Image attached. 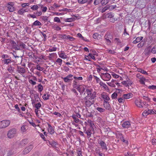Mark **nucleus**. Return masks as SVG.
Segmentation results:
<instances>
[{
	"mask_svg": "<svg viewBox=\"0 0 156 156\" xmlns=\"http://www.w3.org/2000/svg\"><path fill=\"white\" fill-rule=\"evenodd\" d=\"M86 92L87 96L86 97H87V98H89L91 100H92L96 97V92L95 91H93V89L91 88L87 89Z\"/></svg>",
	"mask_w": 156,
	"mask_h": 156,
	"instance_id": "1",
	"label": "nucleus"
},
{
	"mask_svg": "<svg viewBox=\"0 0 156 156\" xmlns=\"http://www.w3.org/2000/svg\"><path fill=\"white\" fill-rule=\"evenodd\" d=\"M17 134V129L15 128H12L8 131L7 136L9 138L12 139L16 136Z\"/></svg>",
	"mask_w": 156,
	"mask_h": 156,
	"instance_id": "2",
	"label": "nucleus"
},
{
	"mask_svg": "<svg viewBox=\"0 0 156 156\" xmlns=\"http://www.w3.org/2000/svg\"><path fill=\"white\" fill-rule=\"evenodd\" d=\"M10 121L8 120H3L0 122V129L5 128L9 126Z\"/></svg>",
	"mask_w": 156,
	"mask_h": 156,
	"instance_id": "3",
	"label": "nucleus"
},
{
	"mask_svg": "<svg viewBox=\"0 0 156 156\" xmlns=\"http://www.w3.org/2000/svg\"><path fill=\"white\" fill-rule=\"evenodd\" d=\"M101 77L103 80L105 81L109 80L111 78L110 74L108 73H101Z\"/></svg>",
	"mask_w": 156,
	"mask_h": 156,
	"instance_id": "4",
	"label": "nucleus"
},
{
	"mask_svg": "<svg viewBox=\"0 0 156 156\" xmlns=\"http://www.w3.org/2000/svg\"><path fill=\"white\" fill-rule=\"evenodd\" d=\"M83 101L85 102L86 106L87 107H90L94 103L93 100H91L90 99L87 98V97H86L83 98Z\"/></svg>",
	"mask_w": 156,
	"mask_h": 156,
	"instance_id": "5",
	"label": "nucleus"
},
{
	"mask_svg": "<svg viewBox=\"0 0 156 156\" xmlns=\"http://www.w3.org/2000/svg\"><path fill=\"white\" fill-rule=\"evenodd\" d=\"M156 111L154 109H148L147 111L145 110L142 113L144 116H146L149 114H156Z\"/></svg>",
	"mask_w": 156,
	"mask_h": 156,
	"instance_id": "6",
	"label": "nucleus"
},
{
	"mask_svg": "<svg viewBox=\"0 0 156 156\" xmlns=\"http://www.w3.org/2000/svg\"><path fill=\"white\" fill-rule=\"evenodd\" d=\"M98 142L102 150H105V151L107 150L108 147L106 143L105 142L101 140H98Z\"/></svg>",
	"mask_w": 156,
	"mask_h": 156,
	"instance_id": "7",
	"label": "nucleus"
},
{
	"mask_svg": "<svg viewBox=\"0 0 156 156\" xmlns=\"http://www.w3.org/2000/svg\"><path fill=\"white\" fill-rule=\"evenodd\" d=\"M135 103L136 106L142 108L143 107L142 100L139 98H137L135 101Z\"/></svg>",
	"mask_w": 156,
	"mask_h": 156,
	"instance_id": "8",
	"label": "nucleus"
},
{
	"mask_svg": "<svg viewBox=\"0 0 156 156\" xmlns=\"http://www.w3.org/2000/svg\"><path fill=\"white\" fill-rule=\"evenodd\" d=\"M121 124L122 127L125 128H129L131 125L130 122L128 121L121 122Z\"/></svg>",
	"mask_w": 156,
	"mask_h": 156,
	"instance_id": "9",
	"label": "nucleus"
},
{
	"mask_svg": "<svg viewBox=\"0 0 156 156\" xmlns=\"http://www.w3.org/2000/svg\"><path fill=\"white\" fill-rule=\"evenodd\" d=\"M33 147V146L31 144L27 147L23 151V154H26L29 153L32 149Z\"/></svg>",
	"mask_w": 156,
	"mask_h": 156,
	"instance_id": "10",
	"label": "nucleus"
},
{
	"mask_svg": "<svg viewBox=\"0 0 156 156\" xmlns=\"http://www.w3.org/2000/svg\"><path fill=\"white\" fill-rule=\"evenodd\" d=\"M101 97L104 100V101H107L110 100L108 95L105 92L101 94Z\"/></svg>",
	"mask_w": 156,
	"mask_h": 156,
	"instance_id": "11",
	"label": "nucleus"
},
{
	"mask_svg": "<svg viewBox=\"0 0 156 156\" xmlns=\"http://www.w3.org/2000/svg\"><path fill=\"white\" fill-rule=\"evenodd\" d=\"M73 75L72 74H69L68 75L66 76L63 78V79L65 82H69L71 81V79H70L73 77Z\"/></svg>",
	"mask_w": 156,
	"mask_h": 156,
	"instance_id": "12",
	"label": "nucleus"
},
{
	"mask_svg": "<svg viewBox=\"0 0 156 156\" xmlns=\"http://www.w3.org/2000/svg\"><path fill=\"white\" fill-rule=\"evenodd\" d=\"M34 100L33 99V100H32V104H33L34 103H37L40 100L38 94H34Z\"/></svg>",
	"mask_w": 156,
	"mask_h": 156,
	"instance_id": "13",
	"label": "nucleus"
},
{
	"mask_svg": "<svg viewBox=\"0 0 156 156\" xmlns=\"http://www.w3.org/2000/svg\"><path fill=\"white\" fill-rule=\"evenodd\" d=\"M103 105L104 107L105 108V109L107 110H111L112 109L110 105L109 104V102L108 101H104L103 103Z\"/></svg>",
	"mask_w": 156,
	"mask_h": 156,
	"instance_id": "14",
	"label": "nucleus"
},
{
	"mask_svg": "<svg viewBox=\"0 0 156 156\" xmlns=\"http://www.w3.org/2000/svg\"><path fill=\"white\" fill-rule=\"evenodd\" d=\"M59 37L62 39H75L74 38L72 37L69 35L67 34H61L59 35Z\"/></svg>",
	"mask_w": 156,
	"mask_h": 156,
	"instance_id": "15",
	"label": "nucleus"
},
{
	"mask_svg": "<svg viewBox=\"0 0 156 156\" xmlns=\"http://www.w3.org/2000/svg\"><path fill=\"white\" fill-rule=\"evenodd\" d=\"M72 85L73 88L77 90L79 88L80 85L79 84L78 81L77 80H75L73 81Z\"/></svg>",
	"mask_w": 156,
	"mask_h": 156,
	"instance_id": "16",
	"label": "nucleus"
},
{
	"mask_svg": "<svg viewBox=\"0 0 156 156\" xmlns=\"http://www.w3.org/2000/svg\"><path fill=\"white\" fill-rule=\"evenodd\" d=\"M10 43L12 44L13 48L15 49L19 50L20 49V48H19L18 46V41L16 43L13 41H11Z\"/></svg>",
	"mask_w": 156,
	"mask_h": 156,
	"instance_id": "17",
	"label": "nucleus"
},
{
	"mask_svg": "<svg viewBox=\"0 0 156 156\" xmlns=\"http://www.w3.org/2000/svg\"><path fill=\"white\" fill-rule=\"evenodd\" d=\"M72 118L74 119V121L72 122V124L76 126L75 123H77L79 122V120L77 118L76 116L75 115H73L72 116Z\"/></svg>",
	"mask_w": 156,
	"mask_h": 156,
	"instance_id": "18",
	"label": "nucleus"
},
{
	"mask_svg": "<svg viewBox=\"0 0 156 156\" xmlns=\"http://www.w3.org/2000/svg\"><path fill=\"white\" fill-rule=\"evenodd\" d=\"M142 97L144 100H146L149 101H150L151 99L148 98V93L145 92L144 94H142Z\"/></svg>",
	"mask_w": 156,
	"mask_h": 156,
	"instance_id": "19",
	"label": "nucleus"
},
{
	"mask_svg": "<svg viewBox=\"0 0 156 156\" xmlns=\"http://www.w3.org/2000/svg\"><path fill=\"white\" fill-rule=\"evenodd\" d=\"M86 87L85 85H80L79 86V88H78L77 90L80 92H83L85 90Z\"/></svg>",
	"mask_w": 156,
	"mask_h": 156,
	"instance_id": "20",
	"label": "nucleus"
},
{
	"mask_svg": "<svg viewBox=\"0 0 156 156\" xmlns=\"http://www.w3.org/2000/svg\"><path fill=\"white\" fill-rule=\"evenodd\" d=\"M133 94L131 93H129L127 94H124L122 95V97L125 99H128L132 98Z\"/></svg>",
	"mask_w": 156,
	"mask_h": 156,
	"instance_id": "21",
	"label": "nucleus"
},
{
	"mask_svg": "<svg viewBox=\"0 0 156 156\" xmlns=\"http://www.w3.org/2000/svg\"><path fill=\"white\" fill-rule=\"evenodd\" d=\"M58 54L59 57L62 58L66 59L67 58L66 55L63 52H58Z\"/></svg>",
	"mask_w": 156,
	"mask_h": 156,
	"instance_id": "22",
	"label": "nucleus"
},
{
	"mask_svg": "<svg viewBox=\"0 0 156 156\" xmlns=\"http://www.w3.org/2000/svg\"><path fill=\"white\" fill-rule=\"evenodd\" d=\"M27 126L25 125H23L21 127V131L22 133H25L27 131Z\"/></svg>",
	"mask_w": 156,
	"mask_h": 156,
	"instance_id": "23",
	"label": "nucleus"
},
{
	"mask_svg": "<svg viewBox=\"0 0 156 156\" xmlns=\"http://www.w3.org/2000/svg\"><path fill=\"white\" fill-rule=\"evenodd\" d=\"M11 58H7L3 59L2 62L4 64L8 65L11 62Z\"/></svg>",
	"mask_w": 156,
	"mask_h": 156,
	"instance_id": "24",
	"label": "nucleus"
},
{
	"mask_svg": "<svg viewBox=\"0 0 156 156\" xmlns=\"http://www.w3.org/2000/svg\"><path fill=\"white\" fill-rule=\"evenodd\" d=\"M17 71L19 73L21 74H24L25 72V69L23 68L18 67Z\"/></svg>",
	"mask_w": 156,
	"mask_h": 156,
	"instance_id": "25",
	"label": "nucleus"
},
{
	"mask_svg": "<svg viewBox=\"0 0 156 156\" xmlns=\"http://www.w3.org/2000/svg\"><path fill=\"white\" fill-rule=\"evenodd\" d=\"M48 144L53 147H56V146L57 145V143L53 140L48 141Z\"/></svg>",
	"mask_w": 156,
	"mask_h": 156,
	"instance_id": "26",
	"label": "nucleus"
},
{
	"mask_svg": "<svg viewBox=\"0 0 156 156\" xmlns=\"http://www.w3.org/2000/svg\"><path fill=\"white\" fill-rule=\"evenodd\" d=\"M33 106L34 107L36 108L39 109L41 107V104L40 102H38L37 103H34L32 104Z\"/></svg>",
	"mask_w": 156,
	"mask_h": 156,
	"instance_id": "27",
	"label": "nucleus"
},
{
	"mask_svg": "<svg viewBox=\"0 0 156 156\" xmlns=\"http://www.w3.org/2000/svg\"><path fill=\"white\" fill-rule=\"evenodd\" d=\"M93 37L94 39H100L101 37V35L98 33H95L93 35Z\"/></svg>",
	"mask_w": 156,
	"mask_h": 156,
	"instance_id": "28",
	"label": "nucleus"
},
{
	"mask_svg": "<svg viewBox=\"0 0 156 156\" xmlns=\"http://www.w3.org/2000/svg\"><path fill=\"white\" fill-rule=\"evenodd\" d=\"M48 130L49 133L51 134H53L54 132V131L51 126L49 124H48Z\"/></svg>",
	"mask_w": 156,
	"mask_h": 156,
	"instance_id": "29",
	"label": "nucleus"
},
{
	"mask_svg": "<svg viewBox=\"0 0 156 156\" xmlns=\"http://www.w3.org/2000/svg\"><path fill=\"white\" fill-rule=\"evenodd\" d=\"M114 13L112 12H109L106 14L105 16V17L107 18H111L114 17Z\"/></svg>",
	"mask_w": 156,
	"mask_h": 156,
	"instance_id": "30",
	"label": "nucleus"
},
{
	"mask_svg": "<svg viewBox=\"0 0 156 156\" xmlns=\"http://www.w3.org/2000/svg\"><path fill=\"white\" fill-rule=\"evenodd\" d=\"M50 95L48 92L47 93L44 94L42 96V98L45 100H47L49 99Z\"/></svg>",
	"mask_w": 156,
	"mask_h": 156,
	"instance_id": "31",
	"label": "nucleus"
},
{
	"mask_svg": "<svg viewBox=\"0 0 156 156\" xmlns=\"http://www.w3.org/2000/svg\"><path fill=\"white\" fill-rule=\"evenodd\" d=\"M27 9H24L23 8L21 9H20L18 12V13L19 14L22 15L24 12L27 11Z\"/></svg>",
	"mask_w": 156,
	"mask_h": 156,
	"instance_id": "32",
	"label": "nucleus"
},
{
	"mask_svg": "<svg viewBox=\"0 0 156 156\" xmlns=\"http://www.w3.org/2000/svg\"><path fill=\"white\" fill-rule=\"evenodd\" d=\"M8 8L10 12H13L15 11V9L12 5L9 4L8 5Z\"/></svg>",
	"mask_w": 156,
	"mask_h": 156,
	"instance_id": "33",
	"label": "nucleus"
},
{
	"mask_svg": "<svg viewBox=\"0 0 156 156\" xmlns=\"http://www.w3.org/2000/svg\"><path fill=\"white\" fill-rule=\"evenodd\" d=\"M37 87L39 92H41L43 89V86L41 84H39L37 86H35V87Z\"/></svg>",
	"mask_w": 156,
	"mask_h": 156,
	"instance_id": "34",
	"label": "nucleus"
},
{
	"mask_svg": "<svg viewBox=\"0 0 156 156\" xmlns=\"http://www.w3.org/2000/svg\"><path fill=\"white\" fill-rule=\"evenodd\" d=\"M14 68L13 66H9L7 68V70L11 73H12L14 72Z\"/></svg>",
	"mask_w": 156,
	"mask_h": 156,
	"instance_id": "35",
	"label": "nucleus"
},
{
	"mask_svg": "<svg viewBox=\"0 0 156 156\" xmlns=\"http://www.w3.org/2000/svg\"><path fill=\"white\" fill-rule=\"evenodd\" d=\"M139 79V81L141 84H145V81L146 80L145 78L143 76L141 77Z\"/></svg>",
	"mask_w": 156,
	"mask_h": 156,
	"instance_id": "36",
	"label": "nucleus"
},
{
	"mask_svg": "<svg viewBox=\"0 0 156 156\" xmlns=\"http://www.w3.org/2000/svg\"><path fill=\"white\" fill-rule=\"evenodd\" d=\"M96 109L100 113L104 112L105 111V109L104 108L101 107H97L96 108Z\"/></svg>",
	"mask_w": 156,
	"mask_h": 156,
	"instance_id": "37",
	"label": "nucleus"
},
{
	"mask_svg": "<svg viewBox=\"0 0 156 156\" xmlns=\"http://www.w3.org/2000/svg\"><path fill=\"white\" fill-rule=\"evenodd\" d=\"M116 136L119 138L121 140L124 138L123 135L121 133H118L116 134Z\"/></svg>",
	"mask_w": 156,
	"mask_h": 156,
	"instance_id": "38",
	"label": "nucleus"
},
{
	"mask_svg": "<svg viewBox=\"0 0 156 156\" xmlns=\"http://www.w3.org/2000/svg\"><path fill=\"white\" fill-rule=\"evenodd\" d=\"M145 42V40L144 41H142L139 44L137 45V46L138 48H140L144 45V42Z\"/></svg>",
	"mask_w": 156,
	"mask_h": 156,
	"instance_id": "39",
	"label": "nucleus"
},
{
	"mask_svg": "<svg viewBox=\"0 0 156 156\" xmlns=\"http://www.w3.org/2000/svg\"><path fill=\"white\" fill-rule=\"evenodd\" d=\"M57 48L55 47H51L48 49V51L49 52L55 51H56Z\"/></svg>",
	"mask_w": 156,
	"mask_h": 156,
	"instance_id": "40",
	"label": "nucleus"
},
{
	"mask_svg": "<svg viewBox=\"0 0 156 156\" xmlns=\"http://www.w3.org/2000/svg\"><path fill=\"white\" fill-rule=\"evenodd\" d=\"M41 23L38 20H36L33 23V25L34 26H40L41 25Z\"/></svg>",
	"mask_w": 156,
	"mask_h": 156,
	"instance_id": "41",
	"label": "nucleus"
},
{
	"mask_svg": "<svg viewBox=\"0 0 156 156\" xmlns=\"http://www.w3.org/2000/svg\"><path fill=\"white\" fill-rule=\"evenodd\" d=\"M118 101L119 103H123L125 101V99L122 97V96L121 97L118 98Z\"/></svg>",
	"mask_w": 156,
	"mask_h": 156,
	"instance_id": "42",
	"label": "nucleus"
},
{
	"mask_svg": "<svg viewBox=\"0 0 156 156\" xmlns=\"http://www.w3.org/2000/svg\"><path fill=\"white\" fill-rule=\"evenodd\" d=\"M99 84L101 86H102L105 89H106L107 87V86L102 81L100 82Z\"/></svg>",
	"mask_w": 156,
	"mask_h": 156,
	"instance_id": "43",
	"label": "nucleus"
},
{
	"mask_svg": "<svg viewBox=\"0 0 156 156\" xmlns=\"http://www.w3.org/2000/svg\"><path fill=\"white\" fill-rule=\"evenodd\" d=\"M118 96L116 92H114L111 95V98L112 99H115L117 98Z\"/></svg>",
	"mask_w": 156,
	"mask_h": 156,
	"instance_id": "44",
	"label": "nucleus"
},
{
	"mask_svg": "<svg viewBox=\"0 0 156 156\" xmlns=\"http://www.w3.org/2000/svg\"><path fill=\"white\" fill-rule=\"evenodd\" d=\"M127 36L126 38H128L129 37V34L126 31V29L125 28L124 29V32L123 34L122 35L123 37H124L125 36Z\"/></svg>",
	"mask_w": 156,
	"mask_h": 156,
	"instance_id": "45",
	"label": "nucleus"
},
{
	"mask_svg": "<svg viewBox=\"0 0 156 156\" xmlns=\"http://www.w3.org/2000/svg\"><path fill=\"white\" fill-rule=\"evenodd\" d=\"M94 77L95 80H96V82L97 83H99V84H100V82L101 81L100 78L95 76H94Z\"/></svg>",
	"mask_w": 156,
	"mask_h": 156,
	"instance_id": "46",
	"label": "nucleus"
},
{
	"mask_svg": "<svg viewBox=\"0 0 156 156\" xmlns=\"http://www.w3.org/2000/svg\"><path fill=\"white\" fill-rule=\"evenodd\" d=\"M74 18H67L65 19L66 22H71L74 21Z\"/></svg>",
	"mask_w": 156,
	"mask_h": 156,
	"instance_id": "47",
	"label": "nucleus"
},
{
	"mask_svg": "<svg viewBox=\"0 0 156 156\" xmlns=\"http://www.w3.org/2000/svg\"><path fill=\"white\" fill-rule=\"evenodd\" d=\"M62 60L60 58H58L56 60V62L58 63L59 65L61 66L62 64Z\"/></svg>",
	"mask_w": 156,
	"mask_h": 156,
	"instance_id": "48",
	"label": "nucleus"
},
{
	"mask_svg": "<svg viewBox=\"0 0 156 156\" xmlns=\"http://www.w3.org/2000/svg\"><path fill=\"white\" fill-rule=\"evenodd\" d=\"M29 82L33 86L37 84V83L36 82L33 81L31 79L29 80Z\"/></svg>",
	"mask_w": 156,
	"mask_h": 156,
	"instance_id": "49",
	"label": "nucleus"
},
{
	"mask_svg": "<svg viewBox=\"0 0 156 156\" xmlns=\"http://www.w3.org/2000/svg\"><path fill=\"white\" fill-rule=\"evenodd\" d=\"M27 143V140L26 139L23 140L21 142V144L23 145L24 146Z\"/></svg>",
	"mask_w": 156,
	"mask_h": 156,
	"instance_id": "50",
	"label": "nucleus"
},
{
	"mask_svg": "<svg viewBox=\"0 0 156 156\" xmlns=\"http://www.w3.org/2000/svg\"><path fill=\"white\" fill-rule=\"evenodd\" d=\"M107 83L109 86L111 87H115V84L112 82H109Z\"/></svg>",
	"mask_w": 156,
	"mask_h": 156,
	"instance_id": "51",
	"label": "nucleus"
},
{
	"mask_svg": "<svg viewBox=\"0 0 156 156\" xmlns=\"http://www.w3.org/2000/svg\"><path fill=\"white\" fill-rule=\"evenodd\" d=\"M108 2V0H102L101 3L102 5H105Z\"/></svg>",
	"mask_w": 156,
	"mask_h": 156,
	"instance_id": "52",
	"label": "nucleus"
},
{
	"mask_svg": "<svg viewBox=\"0 0 156 156\" xmlns=\"http://www.w3.org/2000/svg\"><path fill=\"white\" fill-rule=\"evenodd\" d=\"M36 69L39 71H42L43 70L44 68L41 67L39 65H37Z\"/></svg>",
	"mask_w": 156,
	"mask_h": 156,
	"instance_id": "53",
	"label": "nucleus"
},
{
	"mask_svg": "<svg viewBox=\"0 0 156 156\" xmlns=\"http://www.w3.org/2000/svg\"><path fill=\"white\" fill-rule=\"evenodd\" d=\"M86 133L87 134V135L89 136V137H90L91 136V134L92 133L91 130H87Z\"/></svg>",
	"mask_w": 156,
	"mask_h": 156,
	"instance_id": "54",
	"label": "nucleus"
},
{
	"mask_svg": "<svg viewBox=\"0 0 156 156\" xmlns=\"http://www.w3.org/2000/svg\"><path fill=\"white\" fill-rule=\"evenodd\" d=\"M151 52L153 54H156V47H154L152 49Z\"/></svg>",
	"mask_w": 156,
	"mask_h": 156,
	"instance_id": "55",
	"label": "nucleus"
},
{
	"mask_svg": "<svg viewBox=\"0 0 156 156\" xmlns=\"http://www.w3.org/2000/svg\"><path fill=\"white\" fill-rule=\"evenodd\" d=\"M148 88L152 90L155 89H156V86L154 85L150 86L148 87Z\"/></svg>",
	"mask_w": 156,
	"mask_h": 156,
	"instance_id": "56",
	"label": "nucleus"
},
{
	"mask_svg": "<svg viewBox=\"0 0 156 156\" xmlns=\"http://www.w3.org/2000/svg\"><path fill=\"white\" fill-rule=\"evenodd\" d=\"M126 81L128 84V86H129V85H131L133 83V82L129 79H126Z\"/></svg>",
	"mask_w": 156,
	"mask_h": 156,
	"instance_id": "57",
	"label": "nucleus"
},
{
	"mask_svg": "<svg viewBox=\"0 0 156 156\" xmlns=\"http://www.w3.org/2000/svg\"><path fill=\"white\" fill-rule=\"evenodd\" d=\"M54 21L55 22H57L58 23H60L61 21L60 20V19L57 17H55L54 19Z\"/></svg>",
	"mask_w": 156,
	"mask_h": 156,
	"instance_id": "58",
	"label": "nucleus"
},
{
	"mask_svg": "<svg viewBox=\"0 0 156 156\" xmlns=\"http://www.w3.org/2000/svg\"><path fill=\"white\" fill-rule=\"evenodd\" d=\"M116 7V5H111L108 6V9L110 10H112L115 9Z\"/></svg>",
	"mask_w": 156,
	"mask_h": 156,
	"instance_id": "59",
	"label": "nucleus"
},
{
	"mask_svg": "<svg viewBox=\"0 0 156 156\" xmlns=\"http://www.w3.org/2000/svg\"><path fill=\"white\" fill-rule=\"evenodd\" d=\"M38 8V6L37 5H34L31 8V9L33 10H36Z\"/></svg>",
	"mask_w": 156,
	"mask_h": 156,
	"instance_id": "60",
	"label": "nucleus"
},
{
	"mask_svg": "<svg viewBox=\"0 0 156 156\" xmlns=\"http://www.w3.org/2000/svg\"><path fill=\"white\" fill-rule=\"evenodd\" d=\"M139 72H140V73H142L143 74H146V75L148 74V73L146 71H145L144 70H143L141 69H139Z\"/></svg>",
	"mask_w": 156,
	"mask_h": 156,
	"instance_id": "61",
	"label": "nucleus"
},
{
	"mask_svg": "<svg viewBox=\"0 0 156 156\" xmlns=\"http://www.w3.org/2000/svg\"><path fill=\"white\" fill-rule=\"evenodd\" d=\"M112 76L113 77L115 78H117L119 77V76L114 73H113L112 74Z\"/></svg>",
	"mask_w": 156,
	"mask_h": 156,
	"instance_id": "62",
	"label": "nucleus"
},
{
	"mask_svg": "<svg viewBox=\"0 0 156 156\" xmlns=\"http://www.w3.org/2000/svg\"><path fill=\"white\" fill-rule=\"evenodd\" d=\"M88 122L91 128H93L94 126L93 122L91 120H89L88 121Z\"/></svg>",
	"mask_w": 156,
	"mask_h": 156,
	"instance_id": "63",
	"label": "nucleus"
},
{
	"mask_svg": "<svg viewBox=\"0 0 156 156\" xmlns=\"http://www.w3.org/2000/svg\"><path fill=\"white\" fill-rule=\"evenodd\" d=\"M125 156H135V155L134 154L129 152L125 153Z\"/></svg>",
	"mask_w": 156,
	"mask_h": 156,
	"instance_id": "64",
	"label": "nucleus"
}]
</instances>
